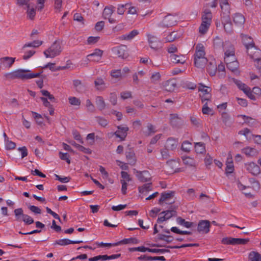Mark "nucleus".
I'll use <instances>...</instances> for the list:
<instances>
[{"instance_id":"f257e3e1","label":"nucleus","mask_w":261,"mask_h":261,"mask_svg":"<svg viewBox=\"0 0 261 261\" xmlns=\"http://www.w3.org/2000/svg\"><path fill=\"white\" fill-rule=\"evenodd\" d=\"M62 51L61 43L58 40H56L51 45L44 51V55L46 58H54L59 56Z\"/></svg>"},{"instance_id":"f03ea898","label":"nucleus","mask_w":261,"mask_h":261,"mask_svg":"<svg viewBox=\"0 0 261 261\" xmlns=\"http://www.w3.org/2000/svg\"><path fill=\"white\" fill-rule=\"evenodd\" d=\"M16 220L18 221H23L26 224L30 225L34 223L33 219L30 216L23 214L21 208L15 209L14 211Z\"/></svg>"},{"instance_id":"7ed1b4c3","label":"nucleus","mask_w":261,"mask_h":261,"mask_svg":"<svg viewBox=\"0 0 261 261\" xmlns=\"http://www.w3.org/2000/svg\"><path fill=\"white\" fill-rule=\"evenodd\" d=\"M42 71L38 73H32L31 71L27 69L17 70L18 79L22 80H28L33 78L40 77Z\"/></svg>"},{"instance_id":"20e7f679","label":"nucleus","mask_w":261,"mask_h":261,"mask_svg":"<svg viewBox=\"0 0 261 261\" xmlns=\"http://www.w3.org/2000/svg\"><path fill=\"white\" fill-rule=\"evenodd\" d=\"M113 53L119 58L125 59L128 56V50L126 45H120L119 46L114 47L112 49Z\"/></svg>"},{"instance_id":"39448f33","label":"nucleus","mask_w":261,"mask_h":261,"mask_svg":"<svg viewBox=\"0 0 261 261\" xmlns=\"http://www.w3.org/2000/svg\"><path fill=\"white\" fill-rule=\"evenodd\" d=\"M249 241V239L234 238L231 237H226L222 239L221 242L226 245H245Z\"/></svg>"},{"instance_id":"423d86ee","label":"nucleus","mask_w":261,"mask_h":261,"mask_svg":"<svg viewBox=\"0 0 261 261\" xmlns=\"http://www.w3.org/2000/svg\"><path fill=\"white\" fill-rule=\"evenodd\" d=\"M177 20V17L176 15L168 14L164 17L160 25L163 27H170L176 24Z\"/></svg>"},{"instance_id":"0eeeda50","label":"nucleus","mask_w":261,"mask_h":261,"mask_svg":"<svg viewBox=\"0 0 261 261\" xmlns=\"http://www.w3.org/2000/svg\"><path fill=\"white\" fill-rule=\"evenodd\" d=\"M220 6L222 10L221 19L224 18L225 20L230 18V6L227 0H220Z\"/></svg>"},{"instance_id":"6e6552de","label":"nucleus","mask_w":261,"mask_h":261,"mask_svg":"<svg viewBox=\"0 0 261 261\" xmlns=\"http://www.w3.org/2000/svg\"><path fill=\"white\" fill-rule=\"evenodd\" d=\"M175 195V192L174 191H170L169 192H163L161 194V197L159 200V203L160 204H163L164 202L166 204H170L174 203L175 201L173 200L172 201H169L171 199H172Z\"/></svg>"},{"instance_id":"1a4fd4ad","label":"nucleus","mask_w":261,"mask_h":261,"mask_svg":"<svg viewBox=\"0 0 261 261\" xmlns=\"http://www.w3.org/2000/svg\"><path fill=\"white\" fill-rule=\"evenodd\" d=\"M224 58L228 59L232 57V60H234V48L232 44L229 41H225L224 45Z\"/></svg>"},{"instance_id":"9d476101","label":"nucleus","mask_w":261,"mask_h":261,"mask_svg":"<svg viewBox=\"0 0 261 261\" xmlns=\"http://www.w3.org/2000/svg\"><path fill=\"white\" fill-rule=\"evenodd\" d=\"M248 55L253 60L261 59V50L255 44L247 49Z\"/></svg>"},{"instance_id":"9b49d317","label":"nucleus","mask_w":261,"mask_h":261,"mask_svg":"<svg viewBox=\"0 0 261 261\" xmlns=\"http://www.w3.org/2000/svg\"><path fill=\"white\" fill-rule=\"evenodd\" d=\"M245 167L249 172L255 176L258 175L261 172L259 166L254 162L245 164Z\"/></svg>"},{"instance_id":"f8f14e48","label":"nucleus","mask_w":261,"mask_h":261,"mask_svg":"<svg viewBox=\"0 0 261 261\" xmlns=\"http://www.w3.org/2000/svg\"><path fill=\"white\" fill-rule=\"evenodd\" d=\"M148 37V41L150 47L155 50H157L159 48V45L161 43L160 40L155 36L150 34L147 35Z\"/></svg>"},{"instance_id":"ddd939ff","label":"nucleus","mask_w":261,"mask_h":261,"mask_svg":"<svg viewBox=\"0 0 261 261\" xmlns=\"http://www.w3.org/2000/svg\"><path fill=\"white\" fill-rule=\"evenodd\" d=\"M134 172L141 182H145L150 180V174L147 171H140L134 169Z\"/></svg>"},{"instance_id":"4468645a","label":"nucleus","mask_w":261,"mask_h":261,"mask_svg":"<svg viewBox=\"0 0 261 261\" xmlns=\"http://www.w3.org/2000/svg\"><path fill=\"white\" fill-rule=\"evenodd\" d=\"M210 222L208 220H200L197 227V230L198 232H204L207 233L210 231Z\"/></svg>"},{"instance_id":"2eb2a0df","label":"nucleus","mask_w":261,"mask_h":261,"mask_svg":"<svg viewBox=\"0 0 261 261\" xmlns=\"http://www.w3.org/2000/svg\"><path fill=\"white\" fill-rule=\"evenodd\" d=\"M102 53V50L96 49L93 53L87 56V60L90 61L97 62L101 59Z\"/></svg>"},{"instance_id":"dca6fc26","label":"nucleus","mask_w":261,"mask_h":261,"mask_svg":"<svg viewBox=\"0 0 261 261\" xmlns=\"http://www.w3.org/2000/svg\"><path fill=\"white\" fill-rule=\"evenodd\" d=\"M117 128L118 130L114 133V135H115L116 137L119 138L121 141L124 140L127 136V132L128 130V127L126 126L123 127L118 126Z\"/></svg>"},{"instance_id":"f3484780","label":"nucleus","mask_w":261,"mask_h":261,"mask_svg":"<svg viewBox=\"0 0 261 261\" xmlns=\"http://www.w3.org/2000/svg\"><path fill=\"white\" fill-rule=\"evenodd\" d=\"M224 61L228 69L233 72L238 71L239 63L237 61L233 60V61H230L229 59L226 58H224Z\"/></svg>"},{"instance_id":"a211bd4d","label":"nucleus","mask_w":261,"mask_h":261,"mask_svg":"<svg viewBox=\"0 0 261 261\" xmlns=\"http://www.w3.org/2000/svg\"><path fill=\"white\" fill-rule=\"evenodd\" d=\"M15 58L6 57L0 58L1 65L5 68H10L15 62Z\"/></svg>"},{"instance_id":"6ab92c4d","label":"nucleus","mask_w":261,"mask_h":261,"mask_svg":"<svg viewBox=\"0 0 261 261\" xmlns=\"http://www.w3.org/2000/svg\"><path fill=\"white\" fill-rule=\"evenodd\" d=\"M221 21L225 31L228 34H231L233 32V27L230 17L226 20L224 18H222Z\"/></svg>"},{"instance_id":"aec40b11","label":"nucleus","mask_w":261,"mask_h":261,"mask_svg":"<svg viewBox=\"0 0 261 261\" xmlns=\"http://www.w3.org/2000/svg\"><path fill=\"white\" fill-rule=\"evenodd\" d=\"M82 241H71L67 239H61L59 240L56 241L54 245H59L61 246H66L69 244H80L82 243Z\"/></svg>"},{"instance_id":"412c9836","label":"nucleus","mask_w":261,"mask_h":261,"mask_svg":"<svg viewBox=\"0 0 261 261\" xmlns=\"http://www.w3.org/2000/svg\"><path fill=\"white\" fill-rule=\"evenodd\" d=\"M181 119L177 114L170 115V123L173 127H178L181 123Z\"/></svg>"},{"instance_id":"4be33fe9","label":"nucleus","mask_w":261,"mask_h":261,"mask_svg":"<svg viewBox=\"0 0 261 261\" xmlns=\"http://www.w3.org/2000/svg\"><path fill=\"white\" fill-rule=\"evenodd\" d=\"M205 51L203 45L199 43L196 45L195 54H194V59L199 58H205Z\"/></svg>"},{"instance_id":"5701e85b","label":"nucleus","mask_w":261,"mask_h":261,"mask_svg":"<svg viewBox=\"0 0 261 261\" xmlns=\"http://www.w3.org/2000/svg\"><path fill=\"white\" fill-rule=\"evenodd\" d=\"M241 36L243 43L247 49L254 45L253 41L251 37L243 34L241 35Z\"/></svg>"},{"instance_id":"b1692460","label":"nucleus","mask_w":261,"mask_h":261,"mask_svg":"<svg viewBox=\"0 0 261 261\" xmlns=\"http://www.w3.org/2000/svg\"><path fill=\"white\" fill-rule=\"evenodd\" d=\"M233 21L236 25L242 27L244 24L245 19L241 14L236 13L233 17Z\"/></svg>"},{"instance_id":"393cba45","label":"nucleus","mask_w":261,"mask_h":261,"mask_svg":"<svg viewBox=\"0 0 261 261\" xmlns=\"http://www.w3.org/2000/svg\"><path fill=\"white\" fill-rule=\"evenodd\" d=\"M94 85L96 89L99 91H103L107 87L103 79L101 77H97L94 81Z\"/></svg>"},{"instance_id":"a878e982","label":"nucleus","mask_w":261,"mask_h":261,"mask_svg":"<svg viewBox=\"0 0 261 261\" xmlns=\"http://www.w3.org/2000/svg\"><path fill=\"white\" fill-rule=\"evenodd\" d=\"M217 69V65L215 60H213L208 63L207 71L211 76H212L215 75Z\"/></svg>"},{"instance_id":"bb28decb","label":"nucleus","mask_w":261,"mask_h":261,"mask_svg":"<svg viewBox=\"0 0 261 261\" xmlns=\"http://www.w3.org/2000/svg\"><path fill=\"white\" fill-rule=\"evenodd\" d=\"M177 141L175 139L170 138H168L166 141L165 147H166L167 149L173 150L177 148Z\"/></svg>"},{"instance_id":"cd10ccee","label":"nucleus","mask_w":261,"mask_h":261,"mask_svg":"<svg viewBox=\"0 0 261 261\" xmlns=\"http://www.w3.org/2000/svg\"><path fill=\"white\" fill-rule=\"evenodd\" d=\"M165 89L168 92L174 91L176 87V83L174 80H170L166 81L164 84Z\"/></svg>"},{"instance_id":"c85d7f7f","label":"nucleus","mask_w":261,"mask_h":261,"mask_svg":"<svg viewBox=\"0 0 261 261\" xmlns=\"http://www.w3.org/2000/svg\"><path fill=\"white\" fill-rule=\"evenodd\" d=\"M139 32L137 30H134L128 34L123 35L119 37V39L121 40H131L135 36L138 35Z\"/></svg>"},{"instance_id":"c756f323","label":"nucleus","mask_w":261,"mask_h":261,"mask_svg":"<svg viewBox=\"0 0 261 261\" xmlns=\"http://www.w3.org/2000/svg\"><path fill=\"white\" fill-rule=\"evenodd\" d=\"M126 157L128 162V164L130 165H134L136 163V159L135 156V154L131 149H129L128 151H126Z\"/></svg>"},{"instance_id":"7c9ffc66","label":"nucleus","mask_w":261,"mask_h":261,"mask_svg":"<svg viewBox=\"0 0 261 261\" xmlns=\"http://www.w3.org/2000/svg\"><path fill=\"white\" fill-rule=\"evenodd\" d=\"M95 103L99 110H103L106 107V102L103 98L100 96H97L95 98Z\"/></svg>"},{"instance_id":"2f4dec72","label":"nucleus","mask_w":261,"mask_h":261,"mask_svg":"<svg viewBox=\"0 0 261 261\" xmlns=\"http://www.w3.org/2000/svg\"><path fill=\"white\" fill-rule=\"evenodd\" d=\"M207 62L208 60L206 58H199L194 59V64L195 66L200 68L204 67Z\"/></svg>"},{"instance_id":"473e14b6","label":"nucleus","mask_w":261,"mask_h":261,"mask_svg":"<svg viewBox=\"0 0 261 261\" xmlns=\"http://www.w3.org/2000/svg\"><path fill=\"white\" fill-rule=\"evenodd\" d=\"M249 261H261V254L257 251H251L248 254Z\"/></svg>"},{"instance_id":"72a5a7b5","label":"nucleus","mask_w":261,"mask_h":261,"mask_svg":"<svg viewBox=\"0 0 261 261\" xmlns=\"http://www.w3.org/2000/svg\"><path fill=\"white\" fill-rule=\"evenodd\" d=\"M225 42H223L222 39L218 36L216 37L214 39V47L216 49H220L222 48H224V45Z\"/></svg>"},{"instance_id":"f704fd0d","label":"nucleus","mask_w":261,"mask_h":261,"mask_svg":"<svg viewBox=\"0 0 261 261\" xmlns=\"http://www.w3.org/2000/svg\"><path fill=\"white\" fill-rule=\"evenodd\" d=\"M176 222L178 224L184 226L186 228H190L194 225V223L192 222L186 221V220L180 217H178L176 218Z\"/></svg>"},{"instance_id":"c9c22d12","label":"nucleus","mask_w":261,"mask_h":261,"mask_svg":"<svg viewBox=\"0 0 261 261\" xmlns=\"http://www.w3.org/2000/svg\"><path fill=\"white\" fill-rule=\"evenodd\" d=\"M239 116L243 118L244 120V123L250 126H254L257 123L256 120L250 117H248L244 115H241Z\"/></svg>"},{"instance_id":"e433bc0d","label":"nucleus","mask_w":261,"mask_h":261,"mask_svg":"<svg viewBox=\"0 0 261 261\" xmlns=\"http://www.w3.org/2000/svg\"><path fill=\"white\" fill-rule=\"evenodd\" d=\"M115 7L113 6L106 7L103 11V16L105 19L110 17L114 12Z\"/></svg>"},{"instance_id":"4c0bfd02","label":"nucleus","mask_w":261,"mask_h":261,"mask_svg":"<svg viewBox=\"0 0 261 261\" xmlns=\"http://www.w3.org/2000/svg\"><path fill=\"white\" fill-rule=\"evenodd\" d=\"M151 182L144 184L142 186L138 188L139 192L142 194H146L151 190Z\"/></svg>"},{"instance_id":"58836bf2","label":"nucleus","mask_w":261,"mask_h":261,"mask_svg":"<svg viewBox=\"0 0 261 261\" xmlns=\"http://www.w3.org/2000/svg\"><path fill=\"white\" fill-rule=\"evenodd\" d=\"M138 240L135 238L129 239H124L120 241L115 243V245L127 244H137Z\"/></svg>"},{"instance_id":"ea45409f","label":"nucleus","mask_w":261,"mask_h":261,"mask_svg":"<svg viewBox=\"0 0 261 261\" xmlns=\"http://www.w3.org/2000/svg\"><path fill=\"white\" fill-rule=\"evenodd\" d=\"M170 57L171 58L172 62L176 64H184L186 62V60L185 59V57L184 56H182L181 58L179 59L180 57L179 56L172 54L170 55Z\"/></svg>"},{"instance_id":"a19ab883","label":"nucleus","mask_w":261,"mask_h":261,"mask_svg":"<svg viewBox=\"0 0 261 261\" xmlns=\"http://www.w3.org/2000/svg\"><path fill=\"white\" fill-rule=\"evenodd\" d=\"M195 149L197 153H203L205 151V144L202 142L195 143Z\"/></svg>"},{"instance_id":"79ce46f5","label":"nucleus","mask_w":261,"mask_h":261,"mask_svg":"<svg viewBox=\"0 0 261 261\" xmlns=\"http://www.w3.org/2000/svg\"><path fill=\"white\" fill-rule=\"evenodd\" d=\"M204 14L202 16V20L211 23L212 15L210 10L206 9L204 11Z\"/></svg>"},{"instance_id":"37998d69","label":"nucleus","mask_w":261,"mask_h":261,"mask_svg":"<svg viewBox=\"0 0 261 261\" xmlns=\"http://www.w3.org/2000/svg\"><path fill=\"white\" fill-rule=\"evenodd\" d=\"M234 167L231 159H228L226 162L225 173L226 174H230L233 172Z\"/></svg>"},{"instance_id":"c03bdc74","label":"nucleus","mask_w":261,"mask_h":261,"mask_svg":"<svg viewBox=\"0 0 261 261\" xmlns=\"http://www.w3.org/2000/svg\"><path fill=\"white\" fill-rule=\"evenodd\" d=\"M43 42L39 40H35L33 41L32 42L25 44L23 47L22 49H24L27 47H38L40 46L42 44Z\"/></svg>"},{"instance_id":"a18cd8bd","label":"nucleus","mask_w":261,"mask_h":261,"mask_svg":"<svg viewBox=\"0 0 261 261\" xmlns=\"http://www.w3.org/2000/svg\"><path fill=\"white\" fill-rule=\"evenodd\" d=\"M160 214H164L165 217L168 220L172 217L176 216V212L174 210H167L162 212Z\"/></svg>"},{"instance_id":"49530a36","label":"nucleus","mask_w":261,"mask_h":261,"mask_svg":"<svg viewBox=\"0 0 261 261\" xmlns=\"http://www.w3.org/2000/svg\"><path fill=\"white\" fill-rule=\"evenodd\" d=\"M192 143L188 141H185L181 145V149L186 152H189L191 150Z\"/></svg>"},{"instance_id":"de8ad7c7","label":"nucleus","mask_w":261,"mask_h":261,"mask_svg":"<svg viewBox=\"0 0 261 261\" xmlns=\"http://www.w3.org/2000/svg\"><path fill=\"white\" fill-rule=\"evenodd\" d=\"M199 246V244L197 243H194V244H182L181 246H167V248H171V249H179V248H185L187 247H198Z\"/></svg>"},{"instance_id":"09e8293b","label":"nucleus","mask_w":261,"mask_h":261,"mask_svg":"<svg viewBox=\"0 0 261 261\" xmlns=\"http://www.w3.org/2000/svg\"><path fill=\"white\" fill-rule=\"evenodd\" d=\"M177 33L176 32H172L168 35L165 38L166 42H171L174 41L176 39L178 38Z\"/></svg>"},{"instance_id":"8fccbe9b","label":"nucleus","mask_w":261,"mask_h":261,"mask_svg":"<svg viewBox=\"0 0 261 261\" xmlns=\"http://www.w3.org/2000/svg\"><path fill=\"white\" fill-rule=\"evenodd\" d=\"M27 15L29 19L33 20L36 15V10L34 8H30V5H28L27 7Z\"/></svg>"},{"instance_id":"3c124183","label":"nucleus","mask_w":261,"mask_h":261,"mask_svg":"<svg viewBox=\"0 0 261 261\" xmlns=\"http://www.w3.org/2000/svg\"><path fill=\"white\" fill-rule=\"evenodd\" d=\"M234 83L237 85L238 88L242 90L244 93H246V91L249 88L246 85L240 81L235 80L234 81Z\"/></svg>"},{"instance_id":"603ef678","label":"nucleus","mask_w":261,"mask_h":261,"mask_svg":"<svg viewBox=\"0 0 261 261\" xmlns=\"http://www.w3.org/2000/svg\"><path fill=\"white\" fill-rule=\"evenodd\" d=\"M147 127L148 130L144 132V135L146 136H149L151 134H153L155 132L154 126L152 124H151L150 123H148L147 125Z\"/></svg>"},{"instance_id":"864d4df0","label":"nucleus","mask_w":261,"mask_h":261,"mask_svg":"<svg viewBox=\"0 0 261 261\" xmlns=\"http://www.w3.org/2000/svg\"><path fill=\"white\" fill-rule=\"evenodd\" d=\"M68 100L70 104L73 106H80L81 104L80 99L76 97H69Z\"/></svg>"},{"instance_id":"5fc2aeb1","label":"nucleus","mask_w":261,"mask_h":261,"mask_svg":"<svg viewBox=\"0 0 261 261\" xmlns=\"http://www.w3.org/2000/svg\"><path fill=\"white\" fill-rule=\"evenodd\" d=\"M89 261H105L107 260V255H99L88 259Z\"/></svg>"},{"instance_id":"6e6d98bb","label":"nucleus","mask_w":261,"mask_h":261,"mask_svg":"<svg viewBox=\"0 0 261 261\" xmlns=\"http://www.w3.org/2000/svg\"><path fill=\"white\" fill-rule=\"evenodd\" d=\"M96 121L102 127H106L108 124V121L101 117H96Z\"/></svg>"},{"instance_id":"4d7b16f0","label":"nucleus","mask_w":261,"mask_h":261,"mask_svg":"<svg viewBox=\"0 0 261 261\" xmlns=\"http://www.w3.org/2000/svg\"><path fill=\"white\" fill-rule=\"evenodd\" d=\"M72 134L74 139L78 141L81 144L84 143V141L81 138V136L78 131L75 129H73L72 130Z\"/></svg>"},{"instance_id":"13d9d810","label":"nucleus","mask_w":261,"mask_h":261,"mask_svg":"<svg viewBox=\"0 0 261 261\" xmlns=\"http://www.w3.org/2000/svg\"><path fill=\"white\" fill-rule=\"evenodd\" d=\"M242 151L247 156H252L255 153V149L251 147H246L242 150Z\"/></svg>"},{"instance_id":"bf43d9fd","label":"nucleus","mask_w":261,"mask_h":261,"mask_svg":"<svg viewBox=\"0 0 261 261\" xmlns=\"http://www.w3.org/2000/svg\"><path fill=\"white\" fill-rule=\"evenodd\" d=\"M182 161L184 164L192 166L194 165V160L189 156L184 157L182 158Z\"/></svg>"},{"instance_id":"052dcab7","label":"nucleus","mask_w":261,"mask_h":261,"mask_svg":"<svg viewBox=\"0 0 261 261\" xmlns=\"http://www.w3.org/2000/svg\"><path fill=\"white\" fill-rule=\"evenodd\" d=\"M199 91L202 92L204 94H208L211 91L210 87L205 86L202 84H199Z\"/></svg>"},{"instance_id":"680f3d73","label":"nucleus","mask_w":261,"mask_h":261,"mask_svg":"<svg viewBox=\"0 0 261 261\" xmlns=\"http://www.w3.org/2000/svg\"><path fill=\"white\" fill-rule=\"evenodd\" d=\"M128 6V4L125 5H118L117 8V13L119 15H123L125 11V10L127 9L126 7Z\"/></svg>"},{"instance_id":"e2e57ef3","label":"nucleus","mask_w":261,"mask_h":261,"mask_svg":"<svg viewBox=\"0 0 261 261\" xmlns=\"http://www.w3.org/2000/svg\"><path fill=\"white\" fill-rule=\"evenodd\" d=\"M148 252L156 253H164L169 252L170 250L165 249H150L148 248Z\"/></svg>"},{"instance_id":"0e129e2a","label":"nucleus","mask_w":261,"mask_h":261,"mask_svg":"<svg viewBox=\"0 0 261 261\" xmlns=\"http://www.w3.org/2000/svg\"><path fill=\"white\" fill-rule=\"evenodd\" d=\"M221 118L223 122L225 124L227 125L229 123L230 120V116L226 112H223L221 114Z\"/></svg>"},{"instance_id":"69168bd1","label":"nucleus","mask_w":261,"mask_h":261,"mask_svg":"<svg viewBox=\"0 0 261 261\" xmlns=\"http://www.w3.org/2000/svg\"><path fill=\"white\" fill-rule=\"evenodd\" d=\"M5 76L9 79L14 80L18 79L17 70L10 73H7L5 74Z\"/></svg>"},{"instance_id":"338daca9","label":"nucleus","mask_w":261,"mask_h":261,"mask_svg":"<svg viewBox=\"0 0 261 261\" xmlns=\"http://www.w3.org/2000/svg\"><path fill=\"white\" fill-rule=\"evenodd\" d=\"M59 156L61 160L66 161L68 164L70 163V160L69 159V155L67 153L59 152Z\"/></svg>"},{"instance_id":"774afa93","label":"nucleus","mask_w":261,"mask_h":261,"mask_svg":"<svg viewBox=\"0 0 261 261\" xmlns=\"http://www.w3.org/2000/svg\"><path fill=\"white\" fill-rule=\"evenodd\" d=\"M210 25L207 24H204V23H201L199 28V32L202 34H204L207 31Z\"/></svg>"}]
</instances>
